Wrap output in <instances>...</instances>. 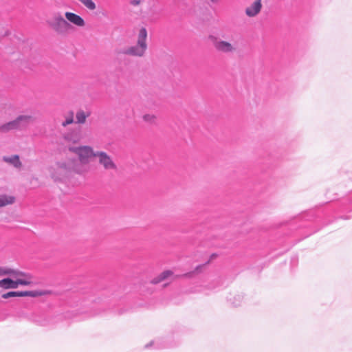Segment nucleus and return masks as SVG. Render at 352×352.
I'll list each match as a JSON object with an SVG mask.
<instances>
[{
    "instance_id": "1",
    "label": "nucleus",
    "mask_w": 352,
    "mask_h": 352,
    "mask_svg": "<svg viewBox=\"0 0 352 352\" xmlns=\"http://www.w3.org/2000/svg\"><path fill=\"white\" fill-rule=\"evenodd\" d=\"M3 271L2 277H8L0 280V288L16 289L19 285L27 286L32 283L31 275L23 272L5 267H3Z\"/></svg>"
},
{
    "instance_id": "2",
    "label": "nucleus",
    "mask_w": 352,
    "mask_h": 352,
    "mask_svg": "<svg viewBox=\"0 0 352 352\" xmlns=\"http://www.w3.org/2000/svg\"><path fill=\"white\" fill-rule=\"evenodd\" d=\"M147 31L146 28H142L138 33L137 44L118 51V54H126L133 56H142L147 49L146 44Z\"/></svg>"
},
{
    "instance_id": "3",
    "label": "nucleus",
    "mask_w": 352,
    "mask_h": 352,
    "mask_svg": "<svg viewBox=\"0 0 352 352\" xmlns=\"http://www.w3.org/2000/svg\"><path fill=\"white\" fill-rule=\"evenodd\" d=\"M47 23L58 34H65L72 28L71 24L59 13L54 14L52 19L47 21Z\"/></svg>"
},
{
    "instance_id": "4",
    "label": "nucleus",
    "mask_w": 352,
    "mask_h": 352,
    "mask_svg": "<svg viewBox=\"0 0 352 352\" xmlns=\"http://www.w3.org/2000/svg\"><path fill=\"white\" fill-rule=\"evenodd\" d=\"M71 173L70 165L65 162L56 163L51 170L52 177L55 181H64L70 176Z\"/></svg>"
},
{
    "instance_id": "5",
    "label": "nucleus",
    "mask_w": 352,
    "mask_h": 352,
    "mask_svg": "<svg viewBox=\"0 0 352 352\" xmlns=\"http://www.w3.org/2000/svg\"><path fill=\"white\" fill-rule=\"evenodd\" d=\"M69 151L78 155L80 162L82 164H87L91 157H95L94 152L91 147L88 146H72L69 148Z\"/></svg>"
},
{
    "instance_id": "6",
    "label": "nucleus",
    "mask_w": 352,
    "mask_h": 352,
    "mask_svg": "<svg viewBox=\"0 0 352 352\" xmlns=\"http://www.w3.org/2000/svg\"><path fill=\"white\" fill-rule=\"evenodd\" d=\"M32 118L30 116H19L15 120L9 122L0 127L3 132L8 131L12 129H19L28 124Z\"/></svg>"
},
{
    "instance_id": "7",
    "label": "nucleus",
    "mask_w": 352,
    "mask_h": 352,
    "mask_svg": "<svg viewBox=\"0 0 352 352\" xmlns=\"http://www.w3.org/2000/svg\"><path fill=\"white\" fill-rule=\"evenodd\" d=\"M95 157H98V163L102 166L106 170H117V166L112 158L104 151H96Z\"/></svg>"
},
{
    "instance_id": "8",
    "label": "nucleus",
    "mask_w": 352,
    "mask_h": 352,
    "mask_svg": "<svg viewBox=\"0 0 352 352\" xmlns=\"http://www.w3.org/2000/svg\"><path fill=\"white\" fill-rule=\"evenodd\" d=\"M51 294L50 291H25V292H9L6 294H3V298H8L10 297H22V296H46Z\"/></svg>"
},
{
    "instance_id": "9",
    "label": "nucleus",
    "mask_w": 352,
    "mask_h": 352,
    "mask_svg": "<svg viewBox=\"0 0 352 352\" xmlns=\"http://www.w3.org/2000/svg\"><path fill=\"white\" fill-rule=\"evenodd\" d=\"M183 277L182 275H174V273L172 270H167L162 272L157 276L153 278L151 283L153 285L159 284L164 280H166L170 278L177 279L179 278Z\"/></svg>"
},
{
    "instance_id": "10",
    "label": "nucleus",
    "mask_w": 352,
    "mask_h": 352,
    "mask_svg": "<svg viewBox=\"0 0 352 352\" xmlns=\"http://www.w3.org/2000/svg\"><path fill=\"white\" fill-rule=\"evenodd\" d=\"M261 8V0H256L250 6L246 8L245 14L250 17L255 16L260 12Z\"/></svg>"
},
{
    "instance_id": "11",
    "label": "nucleus",
    "mask_w": 352,
    "mask_h": 352,
    "mask_svg": "<svg viewBox=\"0 0 352 352\" xmlns=\"http://www.w3.org/2000/svg\"><path fill=\"white\" fill-rule=\"evenodd\" d=\"M65 17L67 21L77 26L82 27L85 25L84 19L75 13L67 12L65 13Z\"/></svg>"
},
{
    "instance_id": "12",
    "label": "nucleus",
    "mask_w": 352,
    "mask_h": 352,
    "mask_svg": "<svg viewBox=\"0 0 352 352\" xmlns=\"http://www.w3.org/2000/svg\"><path fill=\"white\" fill-rule=\"evenodd\" d=\"M209 264H210V261H208L204 264H201V265L196 266V267L192 272L186 273V274H183L182 276L184 278H192L193 276L202 273L204 272L206 266Z\"/></svg>"
},
{
    "instance_id": "13",
    "label": "nucleus",
    "mask_w": 352,
    "mask_h": 352,
    "mask_svg": "<svg viewBox=\"0 0 352 352\" xmlns=\"http://www.w3.org/2000/svg\"><path fill=\"white\" fill-rule=\"evenodd\" d=\"M214 46L217 50L223 52H230L233 50L232 45L230 43L223 41H216Z\"/></svg>"
},
{
    "instance_id": "14",
    "label": "nucleus",
    "mask_w": 352,
    "mask_h": 352,
    "mask_svg": "<svg viewBox=\"0 0 352 352\" xmlns=\"http://www.w3.org/2000/svg\"><path fill=\"white\" fill-rule=\"evenodd\" d=\"M3 160L10 164H12L14 167L19 168L21 166V162L19 160L18 155H14L11 156H3Z\"/></svg>"
},
{
    "instance_id": "15",
    "label": "nucleus",
    "mask_w": 352,
    "mask_h": 352,
    "mask_svg": "<svg viewBox=\"0 0 352 352\" xmlns=\"http://www.w3.org/2000/svg\"><path fill=\"white\" fill-rule=\"evenodd\" d=\"M89 113H85L82 110H79L76 115V122L78 124H84L86 121V118L89 117Z\"/></svg>"
},
{
    "instance_id": "16",
    "label": "nucleus",
    "mask_w": 352,
    "mask_h": 352,
    "mask_svg": "<svg viewBox=\"0 0 352 352\" xmlns=\"http://www.w3.org/2000/svg\"><path fill=\"white\" fill-rule=\"evenodd\" d=\"M65 139L69 142H76L79 140V135L78 132H74L71 134L67 133L64 136Z\"/></svg>"
},
{
    "instance_id": "17",
    "label": "nucleus",
    "mask_w": 352,
    "mask_h": 352,
    "mask_svg": "<svg viewBox=\"0 0 352 352\" xmlns=\"http://www.w3.org/2000/svg\"><path fill=\"white\" fill-rule=\"evenodd\" d=\"M78 1L90 10H94L96 8L95 3L92 0H78Z\"/></svg>"
},
{
    "instance_id": "18",
    "label": "nucleus",
    "mask_w": 352,
    "mask_h": 352,
    "mask_svg": "<svg viewBox=\"0 0 352 352\" xmlns=\"http://www.w3.org/2000/svg\"><path fill=\"white\" fill-rule=\"evenodd\" d=\"M74 122V113L73 111L69 112V116L66 118L65 120L63 122L62 125L63 126H66L68 124H72Z\"/></svg>"
},
{
    "instance_id": "19",
    "label": "nucleus",
    "mask_w": 352,
    "mask_h": 352,
    "mask_svg": "<svg viewBox=\"0 0 352 352\" xmlns=\"http://www.w3.org/2000/svg\"><path fill=\"white\" fill-rule=\"evenodd\" d=\"M13 203L14 199H0V208L11 205Z\"/></svg>"
},
{
    "instance_id": "20",
    "label": "nucleus",
    "mask_w": 352,
    "mask_h": 352,
    "mask_svg": "<svg viewBox=\"0 0 352 352\" xmlns=\"http://www.w3.org/2000/svg\"><path fill=\"white\" fill-rule=\"evenodd\" d=\"M143 119L146 122H151L154 120L155 116L150 114H146L143 116Z\"/></svg>"
},
{
    "instance_id": "21",
    "label": "nucleus",
    "mask_w": 352,
    "mask_h": 352,
    "mask_svg": "<svg viewBox=\"0 0 352 352\" xmlns=\"http://www.w3.org/2000/svg\"><path fill=\"white\" fill-rule=\"evenodd\" d=\"M131 3L133 6H138L140 3V0H131Z\"/></svg>"
},
{
    "instance_id": "22",
    "label": "nucleus",
    "mask_w": 352,
    "mask_h": 352,
    "mask_svg": "<svg viewBox=\"0 0 352 352\" xmlns=\"http://www.w3.org/2000/svg\"><path fill=\"white\" fill-rule=\"evenodd\" d=\"M217 257V254H212L210 255V258H209L208 261H210V263L212 260L216 258Z\"/></svg>"
},
{
    "instance_id": "23",
    "label": "nucleus",
    "mask_w": 352,
    "mask_h": 352,
    "mask_svg": "<svg viewBox=\"0 0 352 352\" xmlns=\"http://www.w3.org/2000/svg\"><path fill=\"white\" fill-rule=\"evenodd\" d=\"M0 198L6 199V198H14V197H7L6 195H1Z\"/></svg>"
},
{
    "instance_id": "24",
    "label": "nucleus",
    "mask_w": 352,
    "mask_h": 352,
    "mask_svg": "<svg viewBox=\"0 0 352 352\" xmlns=\"http://www.w3.org/2000/svg\"><path fill=\"white\" fill-rule=\"evenodd\" d=\"M3 273V267H0V278L2 277V274Z\"/></svg>"
},
{
    "instance_id": "25",
    "label": "nucleus",
    "mask_w": 352,
    "mask_h": 352,
    "mask_svg": "<svg viewBox=\"0 0 352 352\" xmlns=\"http://www.w3.org/2000/svg\"><path fill=\"white\" fill-rule=\"evenodd\" d=\"M212 2H217L218 0H210Z\"/></svg>"
}]
</instances>
